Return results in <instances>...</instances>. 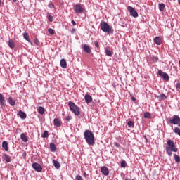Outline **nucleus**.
Masks as SVG:
<instances>
[{
  "mask_svg": "<svg viewBox=\"0 0 180 180\" xmlns=\"http://www.w3.org/2000/svg\"><path fill=\"white\" fill-rule=\"evenodd\" d=\"M167 146L165 147V150L166 154H167L169 157H172V152L178 153V148H176L175 143H174L171 139L167 140Z\"/></svg>",
  "mask_w": 180,
  "mask_h": 180,
  "instance_id": "obj_1",
  "label": "nucleus"
},
{
  "mask_svg": "<svg viewBox=\"0 0 180 180\" xmlns=\"http://www.w3.org/2000/svg\"><path fill=\"white\" fill-rule=\"evenodd\" d=\"M84 136L89 146H94V144H95V136L91 131L86 130L84 133Z\"/></svg>",
  "mask_w": 180,
  "mask_h": 180,
  "instance_id": "obj_2",
  "label": "nucleus"
},
{
  "mask_svg": "<svg viewBox=\"0 0 180 180\" xmlns=\"http://www.w3.org/2000/svg\"><path fill=\"white\" fill-rule=\"evenodd\" d=\"M101 29L103 32L108 33V34H113L115 30L112 26L109 25L108 22L103 21L100 22Z\"/></svg>",
  "mask_w": 180,
  "mask_h": 180,
  "instance_id": "obj_3",
  "label": "nucleus"
},
{
  "mask_svg": "<svg viewBox=\"0 0 180 180\" xmlns=\"http://www.w3.org/2000/svg\"><path fill=\"white\" fill-rule=\"evenodd\" d=\"M68 106L70 109V112H72V113H74L75 116H79V115H81V112H79V107L75 105L74 102L69 101Z\"/></svg>",
  "mask_w": 180,
  "mask_h": 180,
  "instance_id": "obj_4",
  "label": "nucleus"
},
{
  "mask_svg": "<svg viewBox=\"0 0 180 180\" xmlns=\"http://www.w3.org/2000/svg\"><path fill=\"white\" fill-rule=\"evenodd\" d=\"M73 11L74 12H75V13H79V14L84 13V6L81 4H77L73 7Z\"/></svg>",
  "mask_w": 180,
  "mask_h": 180,
  "instance_id": "obj_5",
  "label": "nucleus"
},
{
  "mask_svg": "<svg viewBox=\"0 0 180 180\" xmlns=\"http://www.w3.org/2000/svg\"><path fill=\"white\" fill-rule=\"evenodd\" d=\"M169 123L171 124L178 125L180 127V117L179 115H174L169 119Z\"/></svg>",
  "mask_w": 180,
  "mask_h": 180,
  "instance_id": "obj_6",
  "label": "nucleus"
},
{
  "mask_svg": "<svg viewBox=\"0 0 180 180\" xmlns=\"http://www.w3.org/2000/svg\"><path fill=\"white\" fill-rule=\"evenodd\" d=\"M127 11L129 12L130 15L133 18H139V13H137L134 8L129 6L127 7Z\"/></svg>",
  "mask_w": 180,
  "mask_h": 180,
  "instance_id": "obj_7",
  "label": "nucleus"
},
{
  "mask_svg": "<svg viewBox=\"0 0 180 180\" xmlns=\"http://www.w3.org/2000/svg\"><path fill=\"white\" fill-rule=\"evenodd\" d=\"M158 75H160V77H162L165 81H169V76L167 74V72H164L161 70H158Z\"/></svg>",
  "mask_w": 180,
  "mask_h": 180,
  "instance_id": "obj_8",
  "label": "nucleus"
},
{
  "mask_svg": "<svg viewBox=\"0 0 180 180\" xmlns=\"http://www.w3.org/2000/svg\"><path fill=\"white\" fill-rule=\"evenodd\" d=\"M32 168L33 169H34V171H36L37 172H41V171H43V168L41 167V166L37 163V162H34L32 164Z\"/></svg>",
  "mask_w": 180,
  "mask_h": 180,
  "instance_id": "obj_9",
  "label": "nucleus"
},
{
  "mask_svg": "<svg viewBox=\"0 0 180 180\" xmlns=\"http://www.w3.org/2000/svg\"><path fill=\"white\" fill-rule=\"evenodd\" d=\"M0 106H1V108H6V101L5 100V96H4L3 94L1 93H0Z\"/></svg>",
  "mask_w": 180,
  "mask_h": 180,
  "instance_id": "obj_10",
  "label": "nucleus"
},
{
  "mask_svg": "<svg viewBox=\"0 0 180 180\" xmlns=\"http://www.w3.org/2000/svg\"><path fill=\"white\" fill-rule=\"evenodd\" d=\"M101 172L103 174V175H105V176H108V175H109V169L103 166L101 168Z\"/></svg>",
  "mask_w": 180,
  "mask_h": 180,
  "instance_id": "obj_11",
  "label": "nucleus"
},
{
  "mask_svg": "<svg viewBox=\"0 0 180 180\" xmlns=\"http://www.w3.org/2000/svg\"><path fill=\"white\" fill-rule=\"evenodd\" d=\"M22 36H23L25 40L28 41V43H30L31 46H33V42H32V40H30V38H29V34H27V32H24L22 34Z\"/></svg>",
  "mask_w": 180,
  "mask_h": 180,
  "instance_id": "obj_12",
  "label": "nucleus"
},
{
  "mask_svg": "<svg viewBox=\"0 0 180 180\" xmlns=\"http://www.w3.org/2000/svg\"><path fill=\"white\" fill-rule=\"evenodd\" d=\"M53 124L56 127H61L62 122L58 118H55L53 120Z\"/></svg>",
  "mask_w": 180,
  "mask_h": 180,
  "instance_id": "obj_13",
  "label": "nucleus"
},
{
  "mask_svg": "<svg viewBox=\"0 0 180 180\" xmlns=\"http://www.w3.org/2000/svg\"><path fill=\"white\" fill-rule=\"evenodd\" d=\"M49 148L51 151H52V153H56V151H57V146L54 143H51L49 144Z\"/></svg>",
  "mask_w": 180,
  "mask_h": 180,
  "instance_id": "obj_14",
  "label": "nucleus"
},
{
  "mask_svg": "<svg viewBox=\"0 0 180 180\" xmlns=\"http://www.w3.org/2000/svg\"><path fill=\"white\" fill-rule=\"evenodd\" d=\"M154 43H155V44H157L158 46H161V44L162 43V40L161 39V38L160 37H156L154 39Z\"/></svg>",
  "mask_w": 180,
  "mask_h": 180,
  "instance_id": "obj_15",
  "label": "nucleus"
},
{
  "mask_svg": "<svg viewBox=\"0 0 180 180\" xmlns=\"http://www.w3.org/2000/svg\"><path fill=\"white\" fill-rule=\"evenodd\" d=\"M84 100L86 103H91V102H92V96L89 94H86L84 96Z\"/></svg>",
  "mask_w": 180,
  "mask_h": 180,
  "instance_id": "obj_16",
  "label": "nucleus"
},
{
  "mask_svg": "<svg viewBox=\"0 0 180 180\" xmlns=\"http://www.w3.org/2000/svg\"><path fill=\"white\" fill-rule=\"evenodd\" d=\"M155 98H157L159 101H165L167 96L164 94H161L160 96H155Z\"/></svg>",
  "mask_w": 180,
  "mask_h": 180,
  "instance_id": "obj_17",
  "label": "nucleus"
},
{
  "mask_svg": "<svg viewBox=\"0 0 180 180\" xmlns=\"http://www.w3.org/2000/svg\"><path fill=\"white\" fill-rule=\"evenodd\" d=\"M83 50L85 53H91V48L86 44L83 45Z\"/></svg>",
  "mask_w": 180,
  "mask_h": 180,
  "instance_id": "obj_18",
  "label": "nucleus"
},
{
  "mask_svg": "<svg viewBox=\"0 0 180 180\" xmlns=\"http://www.w3.org/2000/svg\"><path fill=\"white\" fill-rule=\"evenodd\" d=\"M60 64L62 68H67V61L65 60V59H61Z\"/></svg>",
  "mask_w": 180,
  "mask_h": 180,
  "instance_id": "obj_19",
  "label": "nucleus"
},
{
  "mask_svg": "<svg viewBox=\"0 0 180 180\" xmlns=\"http://www.w3.org/2000/svg\"><path fill=\"white\" fill-rule=\"evenodd\" d=\"M18 115L20 116V119H26L27 117L26 113L22 110H20Z\"/></svg>",
  "mask_w": 180,
  "mask_h": 180,
  "instance_id": "obj_20",
  "label": "nucleus"
},
{
  "mask_svg": "<svg viewBox=\"0 0 180 180\" xmlns=\"http://www.w3.org/2000/svg\"><path fill=\"white\" fill-rule=\"evenodd\" d=\"M20 139L24 143H27L28 141L27 136L26 134H25V133L21 134Z\"/></svg>",
  "mask_w": 180,
  "mask_h": 180,
  "instance_id": "obj_21",
  "label": "nucleus"
},
{
  "mask_svg": "<svg viewBox=\"0 0 180 180\" xmlns=\"http://www.w3.org/2000/svg\"><path fill=\"white\" fill-rule=\"evenodd\" d=\"M8 47H10V49H15V41H13V39H9Z\"/></svg>",
  "mask_w": 180,
  "mask_h": 180,
  "instance_id": "obj_22",
  "label": "nucleus"
},
{
  "mask_svg": "<svg viewBox=\"0 0 180 180\" xmlns=\"http://www.w3.org/2000/svg\"><path fill=\"white\" fill-rule=\"evenodd\" d=\"M8 103L11 106H15L16 101H15V100H13V98H12V97H9L8 98Z\"/></svg>",
  "mask_w": 180,
  "mask_h": 180,
  "instance_id": "obj_23",
  "label": "nucleus"
},
{
  "mask_svg": "<svg viewBox=\"0 0 180 180\" xmlns=\"http://www.w3.org/2000/svg\"><path fill=\"white\" fill-rule=\"evenodd\" d=\"M2 147L5 150V151H8L9 150L8 148V141H3Z\"/></svg>",
  "mask_w": 180,
  "mask_h": 180,
  "instance_id": "obj_24",
  "label": "nucleus"
},
{
  "mask_svg": "<svg viewBox=\"0 0 180 180\" xmlns=\"http://www.w3.org/2000/svg\"><path fill=\"white\" fill-rule=\"evenodd\" d=\"M173 158L175 161V162H176L177 164H179L180 162V158H179V155H176V154H174L173 155Z\"/></svg>",
  "mask_w": 180,
  "mask_h": 180,
  "instance_id": "obj_25",
  "label": "nucleus"
},
{
  "mask_svg": "<svg viewBox=\"0 0 180 180\" xmlns=\"http://www.w3.org/2000/svg\"><path fill=\"white\" fill-rule=\"evenodd\" d=\"M53 165L56 169H58L61 165H60V162L57 160H53Z\"/></svg>",
  "mask_w": 180,
  "mask_h": 180,
  "instance_id": "obj_26",
  "label": "nucleus"
},
{
  "mask_svg": "<svg viewBox=\"0 0 180 180\" xmlns=\"http://www.w3.org/2000/svg\"><path fill=\"white\" fill-rule=\"evenodd\" d=\"M45 109L44 108L40 106L38 108V112L40 114V115H44V112H45Z\"/></svg>",
  "mask_w": 180,
  "mask_h": 180,
  "instance_id": "obj_27",
  "label": "nucleus"
},
{
  "mask_svg": "<svg viewBox=\"0 0 180 180\" xmlns=\"http://www.w3.org/2000/svg\"><path fill=\"white\" fill-rule=\"evenodd\" d=\"M164 9H165V4H164V3L159 4V11H160V12H163Z\"/></svg>",
  "mask_w": 180,
  "mask_h": 180,
  "instance_id": "obj_28",
  "label": "nucleus"
},
{
  "mask_svg": "<svg viewBox=\"0 0 180 180\" xmlns=\"http://www.w3.org/2000/svg\"><path fill=\"white\" fill-rule=\"evenodd\" d=\"M4 155L6 162H11V156L8 155L7 154H4Z\"/></svg>",
  "mask_w": 180,
  "mask_h": 180,
  "instance_id": "obj_29",
  "label": "nucleus"
},
{
  "mask_svg": "<svg viewBox=\"0 0 180 180\" xmlns=\"http://www.w3.org/2000/svg\"><path fill=\"white\" fill-rule=\"evenodd\" d=\"M105 53L108 57H110L112 56V51L108 49V48H105Z\"/></svg>",
  "mask_w": 180,
  "mask_h": 180,
  "instance_id": "obj_30",
  "label": "nucleus"
},
{
  "mask_svg": "<svg viewBox=\"0 0 180 180\" xmlns=\"http://www.w3.org/2000/svg\"><path fill=\"white\" fill-rule=\"evenodd\" d=\"M145 119H151V113L146 112L143 115Z\"/></svg>",
  "mask_w": 180,
  "mask_h": 180,
  "instance_id": "obj_31",
  "label": "nucleus"
},
{
  "mask_svg": "<svg viewBox=\"0 0 180 180\" xmlns=\"http://www.w3.org/2000/svg\"><path fill=\"white\" fill-rule=\"evenodd\" d=\"M42 139H47L49 137V131H44V133L41 134Z\"/></svg>",
  "mask_w": 180,
  "mask_h": 180,
  "instance_id": "obj_32",
  "label": "nucleus"
},
{
  "mask_svg": "<svg viewBox=\"0 0 180 180\" xmlns=\"http://www.w3.org/2000/svg\"><path fill=\"white\" fill-rule=\"evenodd\" d=\"M174 133L176 134H178V136H180V129L178 127H174Z\"/></svg>",
  "mask_w": 180,
  "mask_h": 180,
  "instance_id": "obj_33",
  "label": "nucleus"
},
{
  "mask_svg": "<svg viewBox=\"0 0 180 180\" xmlns=\"http://www.w3.org/2000/svg\"><path fill=\"white\" fill-rule=\"evenodd\" d=\"M120 166L122 167V168H126V167H127V163L125 160H122L120 163Z\"/></svg>",
  "mask_w": 180,
  "mask_h": 180,
  "instance_id": "obj_34",
  "label": "nucleus"
},
{
  "mask_svg": "<svg viewBox=\"0 0 180 180\" xmlns=\"http://www.w3.org/2000/svg\"><path fill=\"white\" fill-rule=\"evenodd\" d=\"M127 125L129 127L133 128L134 127V122H133V121H128Z\"/></svg>",
  "mask_w": 180,
  "mask_h": 180,
  "instance_id": "obj_35",
  "label": "nucleus"
},
{
  "mask_svg": "<svg viewBox=\"0 0 180 180\" xmlns=\"http://www.w3.org/2000/svg\"><path fill=\"white\" fill-rule=\"evenodd\" d=\"M48 33L51 35L54 34V30H53L52 28L48 29Z\"/></svg>",
  "mask_w": 180,
  "mask_h": 180,
  "instance_id": "obj_36",
  "label": "nucleus"
},
{
  "mask_svg": "<svg viewBox=\"0 0 180 180\" xmlns=\"http://www.w3.org/2000/svg\"><path fill=\"white\" fill-rule=\"evenodd\" d=\"M176 91H180V83L179 82H177L176 84Z\"/></svg>",
  "mask_w": 180,
  "mask_h": 180,
  "instance_id": "obj_37",
  "label": "nucleus"
},
{
  "mask_svg": "<svg viewBox=\"0 0 180 180\" xmlns=\"http://www.w3.org/2000/svg\"><path fill=\"white\" fill-rule=\"evenodd\" d=\"M48 19L49 22H53V20H54V18H53L52 15H49Z\"/></svg>",
  "mask_w": 180,
  "mask_h": 180,
  "instance_id": "obj_38",
  "label": "nucleus"
},
{
  "mask_svg": "<svg viewBox=\"0 0 180 180\" xmlns=\"http://www.w3.org/2000/svg\"><path fill=\"white\" fill-rule=\"evenodd\" d=\"M95 47H96L97 50H99V43L98 41L94 42Z\"/></svg>",
  "mask_w": 180,
  "mask_h": 180,
  "instance_id": "obj_39",
  "label": "nucleus"
},
{
  "mask_svg": "<svg viewBox=\"0 0 180 180\" xmlns=\"http://www.w3.org/2000/svg\"><path fill=\"white\" fill-rule=\"evenodd\" d=\"M75 180H84V179H82V176L77 175L75 178Z\"/></svg>",
  "mask_w": 180,
  "mask_h": 180,
  "instance_id": "obj_40",
  "label": "nucleus"
},
{
  "mask_svg": "<svg viewBox=\"0 0 180 180\" xmlns=\"http://www.w3.org/2000/svg\"><path fill=\"white\" fill-rule=\"evenodd\" d=\"M48 7H49V8H55L54 4H51V3H49V4Z\"/></svg>",
  "mask_w": 180,
  "mask_h": 180,
  "instance_id": "obj_41",
  "label": "nucleus"
},
{
  "mask_svg": "<svg viewBox=\"0 0 180 180\" xmlns=\"http://www.w3.org/2000/svg\"><path fill=\"white\" fill-rule=\"evenodd\" d=\"M34 41L35 44H39V39L37 38H35Z\"/></svg>",
  "mask_w": 180,
  "mask_h": 180,
  "instance_id": "obj_42",
  "label": "nucleus"
},
{
  "mask_svg": "<svg viewBox=\"0 0 180 180\" xmlns=\"http://www.w3.org/2000/svg\"><path fill=\"white\" fill-rule=\"evenodd\" d=\"M65 120H67V122H70V120H71V116L66 117Z\"/></svg>",
  "mask_w": 180,
  "mask_h": 180,
  "instance_id": "obj_43",
  "label": "nucleus"
},
{
  "mask_svg": "<svg viewBox=\"0 0 180 180\" xmlns=\"http://www.w3.org/2000/svg\"><path fill=\"white\" fill-rule=\"evenodd\" d=\"M71 23H72V25H73V26H75V25H77V22H75L74 21V20H71Z\"/></svg>",
  "mask_w": 180,
  "mask_h": 180,
  "instance_id": "obj_44",
  "label": "nucleus"
},
{
  "mask_svg": "<svg viewBox=\"0 0 180 180\" xmlns=\"http://www.w3.org/2000/svg\"><path fill=\"white\" fill-rule=\"evenodd\" d=\"M153 61H155V63H157V61H158V57H153Z\"/></svg>",
  "mask_w": 180,
  "mask_h": 180,
  "instance_id": "obj_45",
  "label": "nucleus"
},
{
  "mask_svg": "<svg viewBox=\"0 0 180 180\" xmlns=\"http://www.w3.org/2000/svg\"><path fill=\"white\" fill-rule=\"evenodd\" d=\"M75 31H76L75 28H73V29H72V30H71V33H72V34H74V33H75Z\"/></svg>",
  "mask_w": 180,
  "mask_h": 180,
  "instance_id": "obj_46",
  "label": "nucleus"
},
{
  "mask_svg": "<svg viewBox=\"0 0 180 180\" xmlns=\"http://www.w3.org/2000/svg\"><path fill=\"white\" fill-rule=\"evenodd\" d=\"M131 100L133 102H136V98H134V96H131Z\"/></svg>",
  "mask_w": 180,
  "mask_h": 180,
  "instance_id": "obj_47",
  "label": "nucleus"
},
{
  "mask_svg": "<svg viewBox=\"0 0 180 180\" xmlns=\"http://www.w3.org/2000/svg\"><path fill=\"white\" fill-rule=\"evenodd\" d=\"M115 146H116V147H118V148L120 147V144H119V143H116Z\"/></svg>",
  "mask_w": 180,
  "mask_h": 180,
  "instance_id": "obj_48",
  "label": "nucleus"
},
{
  "mask_svg": "<svg viewBox=\"0 0 180 180\" xmlns=\"http://www.w3.org/2000/svg\"><path fill=\"white\" fill-rule=\"evenodd\" d=\"M83 175L84 178H86V173L84 172Z\"/></svg>",
  "mask_w": 180,
  "mask_h": 180,
  "instance_id": "obj_49",
  "label": "nucleus"
},
{
  "mask_svg": "<svg viewBox=\"0 0 180 180\" xmlns=\"http://www.w3.org/2000/svg\"><path fill=\"white\" fill-rule=\"evenodd\" d=\"M23 155L25 157L26 156V152H25L24 153H23Z\"/></svg>",
  "mask_w": 180,
  "mask_h": 180,
  "instance_id": "obj_50",
  "label": "nucleus"
},
{
  "mask_svg": "<svg viewBox=\"0 0 180 180\" xmlns=\"http://www.w3.org/2000/svg\"><path fill=\"white\" fill-rule=\"evenodd\" d=\"M143 137H144V139H146V140H147V137L146 136H144Z\"/></svg>",
  "mask_w": 180,
  "mask_h": 180,
  "instance_id": "obj_51",
  "label": "nucleus"
},
{
  "mask_svg": "<svg viewBox=\"0 0 180 180\" xmlns=\"http://www.w3.org/2000/svg\"><path fill=\"white\" fill-rule=\"evenodd\" d=\"M12 1H14V2H16L17 0H12Z\"/></svg>",
  "mask_w": 180,
  "mask_h": 180,
  "instance_id": "obj_52",
  "label": "nucleus"
},
{
  "mask_svg": "<svg viewBox=\"0 0 180 180\" xmlns=\"http://www.w3.org/2000/svg\"><path fill=\"white\" fill-rule=\"evenodd\" d=\"M179 65H180V59H179Z\"/></svg>",
  "mask_w": 180,
  "mask_h": 180,
  "instance_id": "obj_53",
  "label": "nucleus"
},
{
  "mask_svg": "<svg viewBox=\"0 0 180 180\" xmlns=\"http://www.w3.org/2000/svg\"><path fill=\"white\" fill-rule=\"evenodd\" d=\"M47 15H50V13H47Z\"/></svg>",
  "mask_w": 180,
  "mask_h": 180,
  "instance_id": "obj_54",
  "label": "nucleus"
},
{
  "mask_svg": "<svg viewBox=\"0 0 180 180\" xmlns=\"http://www.w3.org/2000/svg\"><path fill=\"white\" fill-rule=\"evenodd\" d=\"M0 5H1V0H0Z\"/></svg>",
  "mask_w": 180,
  "mask_h": 180,
  "instance_id": "obj_55",
  "label": "nucleus"
}]
</instances>
